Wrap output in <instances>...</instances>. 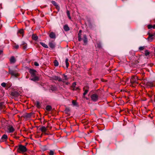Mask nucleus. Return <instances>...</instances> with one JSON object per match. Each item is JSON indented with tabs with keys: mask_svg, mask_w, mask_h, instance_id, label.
<instances>
[{
	"mask_svg": "<svg viewBox=\"0 0 155 155\" xmlns=\"http://www.w3.org/2000/svg\"><path fill=\"white\" fill-rule=\"evenodd\" d=\"M27 151V149L26 147L22 145L18 146V151L19 153H24Z\"/></svg>",
	"mask_w": 155,
	"mask_h": 155,
	"instance_id": "1",
	"label": "nucleus"
},
{
	"mask_svg": "<svg viewBox=\"0 0 155 155\" xmlns=\"http://www.w3.org/2000/svg\"><path fill=\"white\" fill-rule=\"evenodd\" d=\"M138 80V77L136 76H133L130 79V81L131 83L133 84L137 83Z\"/></svg>",
	"mask_w": 155,
	"mask_h": 155,
	"instance_id": "2",
	"label": "nucleus"
},
{
	"mask_svg": "<svg viewBox=\"0 0 155 155\" xmlns=\"http://www.w3.org/2000/svg\"><path fill=\"white\" fill-rule=\"evenodd\" d=\"M52 78L54 80H58L59 81H62L63 82H64V80H62L60 77L54 76H53Z\"/></svg>",
	"mask_w": 155,
	"mask_h": 155,
	"instance_id": "3",
	"label": "nucleus"
},
{
	"mask_svg": "<svg viewBox=\"0 0 155 155\" xmlns=\"http://www.w3.org/2000/svg\"><path fill=\"white\" fill-rule=\"evenodd\" d=\"M7 130L8 133H11L13 132L15 130V129L11 125H9L7 128Z\"/></svg>",
	"mask_w": 155,
	"mask_h": 155,
	"instance_id": "4",
	"label": "nucleus"
},
{
	"mask_svg": "<svg viewBox=\"0 0 155 155\" xmlns=\"http://www.w3.org/2000/svg\"><path fill=\"white\" fill-rule=\"evenodd\" d=\"M91 100L94 101H96L98 99V96L96 94L92 95L91 97Z\"/></svg>",
	"mask_w": 155,
	"mask_h": 155,
	"instance_id": "5",
	"label": "nucleus"
},
{
	"mask_svg": "<svg viewBox=\"0 0 155 155\" xmlns=\"http://www.w3.org/2000/svg\"><path fill=\"white\" fill-rule=\"evenodd\" d=\"M83 39L84 44L83 45H86L87 44L88 41L87 39V36L86 35H83Z\"/></svg>",
	"mask_w": 155,
	"mask_h": 155,
	"instance_id": "6",
	"label": "nucleus"
},
{
	"mask_svg": "<svg viewBox=\"0 0 155 155\" xmlns=\"http://www.w3.org/2000/svg\"><path fill=\"white\" fill-rule=\"evenodd\" d=\"M9 73L11 74L12 75L14 76L15 77H17L18 76V74L12 70H9Z\"/></svg>",
	"mask_w": 155,
	"mask_h": 155,
	"instance_id": "7",
	"label": "nucleus"
},
{
	"mask_svg": "<svg viewBox=\"0 0 155 155\" xmlns=\"http://www.w3.org/2000/svg\"><path fill=\"white\" fill-rule=\"evenodd\" d=\"M84 91L83 93V96H84L88 92L89 90V87L88 86H86L83 88Z\"/></svg>",
	"mask_w": 155,
	"mask_h": 155,
	"instance_id": "8",
	"label": "nucleus"
},
{
	"mask_svg": "<svg viewBox=\"0 0 155 155\" xmlns=\"http://www.w3.org/2000/svg\"><path fill=\"white\" fill-rule=\"evenodd\" d=\"M36 71L32 69H30L29 71V72L31 74V77H34L35 76H36Z\"/></svg>",
	"mask_w": 155,
	"mask_h": 155,
	"instance_id": "9",
	"label": "nucleus"
},
{
	"mask_svg": "<svg viewBox=\"0 0 155 155\" xmlns=\"http://www.w3.org/2000/svg\"><path fill=\"white\" fill-rule=\"evenodd\" d=\"M7 136L6 135L4 134L2 137V138L0 140V141L1 142H3L4 141H5L6 139H7Z\"/></svg>",
	"mask_w": 155,
	"mask_h": 155,
	"instance_id": "10",
	"label": "nucleus"
},
{
	"mask_svg": "<svg viewBox=\"0 0 155 155\" xmlns=\"http://www.w3.org/2000/svg\"><path fill=\"white\" fill-rule=\"evenodd\" d=\"M146 85L148 87H151L153 86V84L151 82H147L145 83Z\"/></svg>",
	"mask_w": 155,
	"mask_h": 155,
	"instance_id": "11",
	"label": "nucleus"
},
{
	"mask_svg": "<svg viewBox=\"0 0 155 155\" xmlns=\"http://www.w3.org/2000/svg\"><path fill=\"white\" fill-rule=\"evenodd\" d=\"M49 37L51 38L55 39L56 38V35L54 33L51 32L49 35Z\"/></svg>",
	"mask_w": 155,
	"mask_h": 155,
	"instance_id": "12",
	"label": "nucleus"
},
{
	"mask_svg": "<svg viewBox=\"0 0 155 155\" xmlns=\"http://www.w3.org/2000/svg\"><path fill=\"white\" fill-rule=\"evenodd\" d=\"M10 61L11 63H14L16 61V60L14 56H12L10 59Z\"/></svg>",
	"mask_w": 155,
	"mask_h": 155,
	"instance_id": "13",
	"label": "nucleus"
},
{
	"mask_svg": "<svg viewBox=\"0 0 155 155\" xmlns=\"http://www.w3.org/2000/svg\"><path fill=\"white\" fill-rule=\"evenodd\" d=\"M33 77L31 79V80L33 81H38L39 80V78L38 77L35 76L34 77Z\"/></svg>",
	"mask_w": 155,
	"mask_h": 155,
	"instance_id": "14",
	"label": "nucleus"
},
{
	"mask_svg": "<svg viewBox=\"0 0 155 155\" xmlns=\"http://www.w3.org/2000/svg\"><path fill=\"white\" fill-rule=\"evenodd\" d=\"M147 27L148 29H151L152 28L154 29H155V24L153 25H147Z\"/></svg>",
	"mask_w": 155,
	"mask_h": 155,
	"instance_id": "15",
	"label": "nucleus"
},
{
	"mask_svg": "<svg viewBox=\"0 0 155 155\" xmlns=\"http://www.w3.org/2000/svg\"><path fill=\"white\" fill-rule=\"evenodd\" d=\"M64 29L66 31H68L69 30L70 28L67 25H65L64 26Z\"/></svg>",
	"mask_w": 155,
	"mask_h": 155,
	"instance_id": "16",
	"label": "nucleus"
},
{
	"mask_svg": "<svg viewBox=\"0 0 155 155\" xmlns=\"http://www.w3.org/2000/svg\"><path fill=\"white\" fill-rule=\"evenodd\" d=\"M40 129L42 132H45L47 130L46 128L44 126L42 127Z\"/></svg>",
	"mask_w": 155,
	"mask_h": 155,
	"instance_id": "17",
	"label": "nucleus"
},
{
	"mask_svg": "<svg viewBox=\"0 0 155 155\" xmlns=\"http://www.w3.org/2000/svg\"><path fill=\"white\" fill-rule=\"evenodd\" d=\"M78 41H80L82 40L81 38V33H79L78 35Z\"/></svg>",
	"mask_w": 155,
	"mask_h": 155,
	"instance_id": "18",
	"label": "nucleus"
},
{
	"mask_svg": "<svg viewBox=\"0 0 155 155\" xmlns=\"http://www.w3.org/2000/svg\"><path fill=\"white\" fill-rule=\"evenodd\" d=\"M32 38L33 40H36L38 39V37L35 34H33L32 36Z\"/></svg>",
	"mask_w": 155,
	"mask_h": 155,
	"instance_id": "19",
	"label": "nucleus"
},
{
	"mask_svg": "<svg viewBox=\"0 0 155 155\" xmlns=\"http://www.w3.org/2000/svg\"><path fill=\"white\" fill-rule=\"evenodd\" d=\"M22 45H23V48L25 50L27 48V45L26 43H25L24 42H23Z\"/></svg>",
	"mask_w": 155,
	"mask_h": 155,
	"instance_id": "20",
	"label": "nucleus"
},
{
	"mask_svg": "<svg viewBox=\"0 0 155 155\" xmlns=\"http://www.w3.org/2000/svg\"><path fill=\"white\" fill-rule=\"evenodd\" d=\"M49 47L52 48H53L55 47V45L54 44L51 42L49 43Z\"/></svg>",
	"mask_w": 155,
	"mask_h": 155,
	"instance_id": "21",
	"label": "nucleus"
},
{
	"mask_svg": "<svg viewBox=\"0 0 155 155\" xmlns=\"http://www.w3.org/2000/svg\"><path fill=\"white\" fill-rule=\"evenodd\" d=\"M40 44L42 46H43L45 48H48V45L44 43L40 42Z\"/></svg>",
	"mask_w": 155,
	"mask_h": 155,
	"instance_id": "22",
	"label": "nucleus"
},
{
	"mask_svg": "<svg viewBox=\"0 0 155 155\" xmlns=\"http://www.w3.org/2000/svg\"><path fill=\"white\" fill-rule=\"evenodd\" d=\"M76 84L75 82H74L72 84V87L74 90H77V89L75 88V86H76Z\"/></svg>",
	"mask_w": 155,
	"mask_h": 155,
	"instance_id": "23",
	"label": "nucleus"
},
{
	"mask_svg": "<svg viewBox=\"0 0 155 155\" xmlns=\"http://www.w3.org/2000/svg\"><path fill=\"white\" fill-rule=\"evenodd\" d=\"M68 58H66L65 59V63L66 65V67L67 68H68V67L69 66V63L68 62Z\"/></svg>",
	"mask_w": 155,
	"mask_h": 155,
	"instance_id": "24",
	"label": "nucleus"
},
{
	"mask_svg": "<svg viewBox=\"0 0 155 155\" xmlns=\"http://www.w3.org/2000/svg\"><path fill=\"white\" fill-rule=\"evenodd\" d=\"M46 109L47 110L50 111L52 109V107L51 106L49 105H48L46 107Z\"/></svg>",
	"mask_w": 155,
	"mask_h": 155,
	"instance_id": "25",
	"label": "nucleus"
},
{
	"mask_svg": "<svg viewBox=\"0 0 155 155\" xmlns=\"http://www.w3.org/2000/svg\"><path fill=\"white\" fill-rule=\"evenodd\" d=\"M54 66H55L56 67L58 66V64H59L58 62V61L56 60H55L54 61Z\"/></svg>",
	"mask_w": 155,
	"mask_h": 155,
	"instance_id": "26",
	"label": "nucleus"
},
{
	"mask_svg": "<svg viewBox=\"0 0 155 155\" xmlns=\"http://www.w3.org/2000/svg\"><path fill=\"white\" fill-rule=\"evenodd\" d=\"M150 52L147 50H146L145 51V55L146 56H147L150 54Z\"/></svg>",
	"mask_w": 155,
	"mask_h": 155,
	"instance_id": "27",
	"label": "nucleus"
},
{
	"mask_svg": "<svg viewBox=\"0 0 155 155\" xmlns=\"http://www.w3.org/2000/svg\"><path fill=\"white\" fill-rule=\"evenodd\" d=\"M67 15L68 16V18H69V19H71V17L70 15V12L68 10L67 11Z\"/></svg>",
	"mask_w": 155,
	"mask_h": 155,
	"instance_id": "28",
	"label": "nucleus"
},
{
	"mask_svg": "<svg viewBox=\"0 0 155 155\" xmlns=\"http://www.w3.org/2000/svg\"><path fill=\"white\" fill-rule=\"evenodd\" d=\"M145 48V46H141V47H140L139 48V49L140 51H142V50H143Z\"/></svg>",
	"mask_w": 155,
	"mask_h": 155,
	"instance_id": "29",
	"label": "nucleus"
},
{
	"mask_svg": "<svg viewBox=\"0 0 155 155\" xmlns=\"http://www.w3.org/2000/svg\"><path fill=\"white\" fill-rule=\"evenodd\" d=\"M24 32L23 30L21 29L19 30L18 31V33H20V34H23Z\"/></svg>",
	"mask_w": 155,
	"mask_h": 155,
	"instance_id": "30",
	"label": "nucleus"
},
{
	"mask_svg": "<svg viewBox=\"0 0 155 155\" xmlns=\"http://www.w3.org/2000/svg\"><path fill=\"white\" fill-rule=\"evenodd\" d=\"M72 103L73 105L74 106H77V102L74 100H73L72 101Z\"/></svg>",
	"mask_w": 155,
	"mask_h": 155,
	"instance_id": "31",
	"label": "nucleus"
},
{
	"mask_svg": "<svg viewBox=\"0 0 155 155\" xmlns=\"http://www.w3.org/2000/svg\"><path fill=\"white\" fill-rule=\"evenodd\" d=\"M13 47L15 49H18L19 47V46L18 45L15 44L13 46Z\"/></svg>",
	"mask_w": 155,
	"mask_h": 155,
	"instance_id": "32",
	"label": "nucleus"
},
{
	"mask_svg": "<svg viewBox=\"0 0 155 155\" xmlns=\"http://www.w3.org/2000/svg\"><path fill=\"white\" fill-rule=\"evenodd\" d=\"M147 95L150 98H151L153 95V93L152 92H150V93H147Z\"/></svg>",
	"mask_w": 155,
	"mask_h": 155,
	"instance_id": "33",
	"label": "nucleus"
},
{
	"mask_svg": "<svg viewBox=\"0 0 155 155\" xmlns=\"http://www.w3.org/2000/svg\"><path fill=\"white\" fill-rule=\"evenodd\" d=\"M54 151L52 150H50L49 152V155H54Z\"/></svg>",
	"mask_w": 155,
	"mask_h": 155,
	"instance_id": "34",
	"label": "nucleus"
},
{
	"mask_svg": "<svg viewBox=\"0 0 155 155\" xmlns=\"http://www.w3.org/2000/svg\"><path fill=\"white\" fill-rule=\"evenodd\" d=\"M36 105L38 107H40V103L38 101L36 102Z\"/></svg>",
	"mask_w": 155,
	"mask_h": 155,
	"instance_id": "35",
	"label": "nucleus"
},
{
	"mask_svg": "<svg viewBox=\"0 0 155 155\" xmlns=\"http://www.w3.org/2000/svg\"><path fill=\"white\" fill-rule=\"evenodd\" d=\"M51 3L53 5H54L55 6L57 5V3L54 1H51Z\"/></svg>",
	"mask_w": 155,
	"mask_h": 155,
	"instance_id": "36",
	"label": "nucleus"
},
{
	"mask_svg": "<svg viewBox=\"0 0 155 155\" xmlns=\"http://www.w3.org/2000/svg\"><path fill=\"white\" fill-rule=\"evenodd\" d=\"M64 79H63V80H64V81L65 82V80H68L67 77L66 75L64 74Z\"/></svg>",
	"mask_w": 155,
	"mask_h": 155,
	"instance_id": "37",
	"label": "nucleus"
},
{
	"mask_svg": "<svg viewBox=\"0 0 155 155\" xmlns=\"http://www.w3.org/2000/svg\"><path fill=\"white\" fill-rule=\"evenodd\" d=\"M1 85L2 87H5L6 86V84L5 83L3 82L1 84Z\"/></svg>",
	"mask_w": 155,
	"mask_h": 155,
	"instance_id": "38",
	"label": "nucleus"
},
{
	"mask_svg": "<svg viewBox=\"0 0 155 155\" xmlns=\"http://www.w3.org/2000/svg\"><path fill=\"white\" fill-rule=\"evenodd\" d=\"M70 111V110L68 108H66L65 110V111L66 113H68Z\"/></svg>",
	"mask_w": 155,
	"mask_h": 155,
	"instance_id": "39",
	"label": "nucleus"
},
{
	"mask_svg": "<svg viewBox=\"0 0 155 155\" xmlns=\"http://www.w3.org/2000/svg\"><path fill=\"white\" fill-rule=\"evenodd\" d=\"M34 65L36 66H39V64L36 62H34Z\"/></svg>",
	"mask_w": 155,
	"mask_h": 155,
	"instance_id": "40",
	"label": "nucleus"
},
{
	"mask_svg": "<svg viewBox=\"0 0 155 155\" xmlns=\"http://www.w3.org/2000/svg\"><path fill=\"white\" fill-rule=\"evenodd\" d=\"M97 46L99 48H101V45H100V44H98V45Z\"/></svg>",
	"mask_w": 155,
	"mask_h": 155,
	"instance_id": "41",
	"label": "nucleus"
},
{
	"mask_svg": "<svg viewBox=\"0 0 155 155\" xmlns=\"http://www.w3.org/2000/svg\"><path fill=\"white\" fill-rule=\"evenodd\" d=\"M56 89V87H54L53 89H52V90H53V91H54Z\"/></svg>",
	"mask_w": 155,
	"mask_h": 155,
	"instance_id": "42",
	"label": "nucleus"
},
{
	"mask_svg": "<svg viewBox=\"0 0 155 155\" xmlns=\"http://www.w3.org/2000/svg\"><path fill=\"white\" fill-rule=\"evenodd\" d=\"M152 35H151V36H149V37H148V38H152Z\"/></svg>",
	"mask_w": 155,
	"mask_h": 155,
	"instance_id": "43",
	"label": "nucleus"
},
{
	"mask_svg": "<svg viewBox=\"0 0 155 155\" xmlns=\"http://www.w3.org/2000/svg\"><path fill=\"white\" fill-rule=\"evenodd\" d=\"M79 33H82V30H80L79 31Z\"/></svg>",
	"mask_w": 155,
	"mask_h": 155,
	"instance_id": "44",
	"label": "nucleus"
},
{
	"mask_svg": "<svg viewBox=\"0 0 155 155\" xmlns=\"http://www.w3.org/2000/svg\"><path fill=\"white\" fill-rule=\"evenodd\" d=\"M75 88L77 89V90H78V87H75Z\"/></svg>",
	"mask_w": 155,
	"mask_h": 155,
	"instance_id": "45",
	"label": "nucleus"
},
{
	"mask_svg": "<svg viewBox=\"0 0 155 155\" xmlns=\"http://www.w3.org/2000/svg\"><path fill=\"white\" fill-rule=\"evenodd\" d=\"M2 52V51L1 50H0V54H1Z\"/></svg>",
	"mask_w": 155,
	"mask_h": 155,
	"instance_id": "46",
	"label": "nucleus"
},
{
	"mask_svg": "<svg viewBox=\"0 0 155 155\" xmlns=\"http://www.w3.org/2000/svg\"><path fill=\"white\" fill-rule=\"evenodd\" d=\"M68 84H69V83L68 82H67L66 83V84H67V85H68Z\"/></svg>",
	"mask_w": 155,
	"mask_h": 155,
	"instance_id": "47",
	"label": "nucleus"
}]
</instances>
